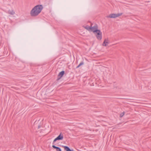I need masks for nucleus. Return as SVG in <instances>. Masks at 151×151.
Wrapping results in <instances>:
<instances>
[{"label": "nucleus", "mask_w": 151, "mask_h": 151, "mask_svg": "<svg viewBox=\"0 0 151 151\" xmlns=\"http://www.w3.org/2000/svg\"><path fill=\"white\" fill-rule=\"evenodd\" d=\"M43 8L41 5H37L35 6L30 12V15L32 17L38 15L41 12Z\"/></svg>", "instance_id": "nucleus-1"}, {"label": "nucleus", "mask_w": 151, "mask_h": 151, "mask_svg": "<svg viewBox=\"0 0 151 151\" xmlns=\"http://www.w3.org/2000/svg\"><path fill=\"white\" fill-rule=\"evenodd\" d=\"M96 32L94 33L96 35L97 39L99 40H101L102 38V32L100 30H96Z\"/></svg>", "instance_id": "nucleus-2"}, {"label": "nucleus", "mask_w": 151, "mask_h": 151, "mask_svg": "<svg viewBox=\"0 0 151 151\" xmlns=\"http://www.w3.org/2000/svg\"><path fill=\"white\" fill-rule=\"evenodd\" d=\"M122 13H120L117 14H112L107 17L108 18H115L122 15Z\"/></svg>", "instance_id": "nucleus-3"}, {"label": "nucleus", "mask_w": 151, "mask_h": 151, "mask_svg": "<svg viewBox=\"0 0 151 151\" xmlns=\"http://www.w3.org/2000/svg\"><path fill=\"white\" fill-rule=\"evenodd\" d=\"M91 30L92 31L93 33H95L96 32L95 31L96 30H99L98 29V26L97 24H95L93 25V24H91Z\"/></svg>", "instance_id": "nucleus-4"}, {"label": "nucleus", "mask_w": 151, "mask_h": 151, "mask_svg": "<svg viewBox=\"0 0 151 151\" xmlns=\"http://www.w3.org/2000/svg\"><path fill=\"white\" fill-rule=\"evenodd\" d=\"M63 138V135L61 133H60V135L56 138H55L54 140H53L52 144L54 145L55 142L57 140H62Z\"/></svg>", "instance_id": "nucleus-5"}, {"label": "nucleus", "mask_w": 151, "mask_h": 151, "mask_svg": "<svg viewBox=\"0 0 151 151\" xmlns=\"http://www.w3.org/2000/svg\"><path fill=\"white\" fill-rule=\"evenodd\" d=\"M109 43V41L108 39H105L103 42L102 45L103 46H106Z\"/></svg>", "instance_id": "nucleus-6"}, {"label": "nucleus", "mask_w": 151, "mask_h": 151, "mask_svg": "<svg viewBox=\"0 0 151 151\" xmlns=\"http://www.w3.org/2000/svg\"><path fill=\"white\" fill-rule=\"evenodd\" d=\"M8 13L12 15H13L15 13V12L13 10H9L8 12Z\"/></svg>", "instance_id": "nucleus-7"}, {"label": "nucleus", "mask_w": 151, "mask_h": 151, "mask_svg": "<svg viewBox=\"0 0 151 151\" xmlns=\"http://www.w3.org/2000/svg\"><path fill=\"white\" fill-rule=\"evenodd\" d=\"M65 72L64 71H63L60 72L58 75V77L60 78H61L64 74Z\"/></svg>", "instance_id": "nucleus-8"}, {"label": "nucleus", "mask_w": 151, "mask_h": 151, "mask_svg": "<svg viewBox=\"0 0 151 151\" xmlns=\"http://www.w3.org/2000/svg\"><path fill=\"white\" fill-rule=\"evenodd\" d=\"M83 27L85 29H86L89 31H90L91 30V26H89L88 25H86V26H83Z\"/></svg>", "instance_id": "nucleus-9"}, {"label": "nucleus", "mask_w": 151, "mask_h": 151, "mask_svg": "<svg viewBox=\"0 0 151 151\" xmlns=\"http://www.w3.org/2000/svg\"><path fill=\"white\" fill-rule=\"evenodd\" d=\"M64 149L66 151H71V150L67 146H63Z\"/></svg>", "instance_id": "nucleus-10"}, {"label": "nucleus", "mask_w": 151, "mask_h": 151, "mask_svg": "<svg viewBox=\"0 0 151 151\" xmlns=\"http://www.w3.org/2000/svg\"><path fill=\"white\" fill-rule=\"evenodd\" d=\"M84 63L83 62H81L79 64V65L76 67V68H79L80 66L81 65H83Z\"/></svg>", "instance_id": "nucleus-11"}, {"label": "nucleus", "mask_w": 151, "mask_h": 151, "mask_svg": "<svg viewBox=\"0 0 151 151\" xmlns=\"http://www.w3.org/2000/svg\"><path fill=\"white\" fill-rule=\"evenodd\" d=\"M124 112L122 113H121L120 115V117H122L124 115Z\"/></svg>", "instance_id": "nucleus-12"}, {"label": "nucleus", "mask_w": 151, "mask_h": 151, "mask_svg": "<svg viewBox=\"0 0 151 151\" xmlns=\"http://www.w3.org/2000/svg\"><path fill=\"white\" fill-rule=\"evenodd\" d=\"M52 147H53V148H54V149H57V148H58V147H56L54 145H53L52 146Z\"/></svg>", "instance_id": "nucleus-13"}, {"label": "nucleus", "mask_w": 151, "mask_h": 151, "mask_svg": "<svg viewBox=\"0 0 151 151\" xmlns=\"http://www.w3.org/2000/svg\"><path fill=\"white\" fill-rule=\"evenodd\" d=\"M56 151H61V149L58 147L57 149H56Z\"/></svg>", "instance_id": "nucleus-14"}, {"label": "nucleus", "mask_w": 151, "mask_h": 151, "mask_svg": "<svg viewBox=\"0 0 151 151\" xmlns=\"http://www.w3.org/2000/svg\"><path fill=\"white\" fill-rule=\"evenodd\" d=\"M71 151H74L73 150H71Z\"/></svg>", "instance_id": "nucleus-15"}]
</instances>
